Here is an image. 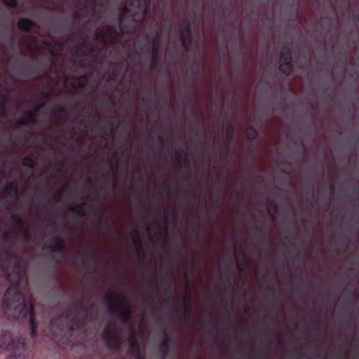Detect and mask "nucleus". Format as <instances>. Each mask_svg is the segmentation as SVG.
I'll use <instances>...</instances> for the list:
<instances>
[{"mask_svg": "<svg viewBox=\"0 0 359 359\" xmlns=\"http://www.w3.org/2000/svg\"><path fill=\"white\" fill-rule=\"evenodd\" d=\"M10 359H26V358L24 356L22 357L21 355V354H20L18 356L13 354L11 356Z\"/></svg>", "mask_w": 359, "mask_h": 359, "instance_id": "obj_16", "label": "nucleus"}, {"mask_svg": "<svg viewBox=\"0 0 359 359\" xmlns=\"http://www.w3.org/2000/svg\"><path fill=\"white\" fill-rule=\"evenodd\" d=\"M48 49L50 51L51 54H54L55 53V48H60L61 47V45L59 44V43H46Z\"/></svg>", "mask_w": 359, "mask_h": 359, "instance_id": "obj_12", "label": "nucleus"}, {"mask_svg": "<svg viewBox=\"0 0 359 359\" xmlns=\"http://www.w3.org/2000/svg\"><path fill=\"white\" fill-rule=\"evenodd\" d=\"M4 4L9 6H15L16 5V0H3Z\"/></svg>", "mask_w": 359, "mask_h": 359, "instance_id": "obj_14", "label": "nucleus"}, {"mask_svg": "<svg viewBox=\"0 0 359 359\" xmlns=\"http://www.w3.org/2000/svg\"><path fill=\"white\" fill-rule=\"evenodd\" d=\"M156 49L155 48H153V53L155 54Z\"/></svg>", "mask_w": 359, "mask_h": 359, "instance_id": "obj_18", "label": "nucleus"}, {"mask_svg": "<svg viewBox=\"0 0 359 359\" xmlns=\"http://www.w3.org/2000/svg\"><path fill=\"white\" fill-rule=\"evenodd\" d=\"M32 25V22L28 19H22L18 22L19 28L22 30H26Z\"/></svg>", "mask_w": 359, "mask_h": 359, "instance_id": "obj_9", "label": "nucleus"}, {"mask_svg": "<svg viewBox=\"0 0 359 359\" xmlns=\"http://www.w3.org/2000/svg\"><path fill=\"white\" fill-rule=\"evenodd\" d=\"M147 0H128L121 18L123 32L134 30L144 19Z\"/></svg>", "mask_w": 359, "mask_h": 359, "instance_id": "obj_1", "label": "nucleus"}, {"mask_svg": "<svg viewBox=\"0 0 359 359\" xmlns=\"http://www.w3.org/2000/svg\"><path fill=\"white\" fill-rule=\"evenodd\" d=\"M180 35L183 46L187 48L191 41V31L188 26L182 27L180 29Z\"/></svg>", "mask_w": 359, "mask_h": 359, "instance_id": "obj_7", "label": "nucleus"}, {"mask_svg": "<svg viewBox=\"0 0 359 359\" xmlns=\"http://www.w3.org/2000/svg\"><path fill=\"white\" fill-rule=\"evenodd\" d=\"M137 338H140V334L133 332L129 337L130 346L133 351H135L139 348Z\"/></svg>", "mask_w": 359, "mask_h": 359, "instance_id": "obj_8", "label": "nucleus"}, {"mask_svg": "<svg viewBox=\"0 0 359 359\" xmlns=\"http://www.w3.org/2000/svg\"><path fill=\"white\" fill-rule=\"evenodd\" d=\"M102 336L107 345L111 348H114L119 344L117 331L114 325H107Z\"/></svg>", "mask_w": 359, "mask_h": 359, "instance_id": "obj_5", "label": "nucleus"}, {"mask_svg": "<svg viewBox=\"0 0 359 359\" xmlns=\"http://www.w3.org/2000/svg\"><path fill=\"white\" fill-rule=\"evenodd\" d=\"M16 189H17V184L15 182H11L10 184L7 185V187L5 189V194L11 196L13 194V193L15 192Z\"/></svg>", "mask_w": 359, "mask_h": 359, "instance_id": "obj_11", "label": "nucleus"}, {"mask_svg": "<svg viewBox=\"0 0 359 359\" xmlns=\"http://www.w3.org/2000/svg\"><path fill=\"white\" fill-rule=\"evenodd\" d=\"M34 120V112L33 111H29L27 114L26 118L24 120H22V121L21 123H29V122L33 121Z\"/></svg>", "mask_w": 359, "mask_h": 359, "instance_id": "obj_13", "label": "nucleus"}, {"mask_svg": "<svg viewBox=\"0 0 359 359\" xmlns=\"http://www.w3.org/2000/svg\"><path fill=\"white\" fill-rule=\"evenodd\" d=\"M29 323H30V327H31L32 332V333H34L35 332V327H34L33 317L32 315L29 318Z\"/></svg>", "mask_w": 359, "mask_h": 359, "instance_id": "obj_15", "label": "nucleus"}, {"mask_svg": "<svg viewBox=\"0 0 359 359\" xmlns=\"http://www.w3.org/2000/svg\"><path fill=\"white\" fill-rule=\"evenodd\" d=\"M25 343L19 339L14 338L9 332L0 334V353L8 351L13 353L24 348Z\"/></svg>", "mask_w": 359, "mask_h": 359, "instance_id": "obj_3", "label": "nucleus"}, {"mask_svg": "<svg viewBox=\"0 0 359 359\" xmlns=\"http://www.w3.org/2000/svg\"><path fill=\"white\" fill-rule=\"evenodd\" d=\"M291 53L289 49L285 48L280 53V69L284 74H289L291 72L292 67L290 65Z\"/></svg>", "mask_w": 359, "mask_h": 359, "instance_id": "obj_6", "label": "nucleus"}, {"mask_svg": "<svg viewBox=\"0 0 359 359\" xmlns=\"http://www.w3.org/2000/svg\"><path fill=\"white\" fill-rule=\"evenodd\" d=\"M109 306L117 311L123 320H126L128 318L130 308L124 297L114 295L109 299Z\"/></svg>", "mask_w": 359, "mask_h": 359, "instance_id": "obj_4", "label": "nucleus"}, {"mask_svg": "<svg viewBox=\"0 0 359 359\" xmlns=\"http://www.w3.org/2000/svg\"><path fill=\"white\" fill-rule=\"evenodd\" d=\"M102 38L104 40V43H107V36L103 35V36H102Z\"/></svg>", "mask_w": 359, "mask_h": 359, "instance_id": "obj_17", "label": "nucleus"}, {"mask_svg": "<svg viewBox=\"0 0 359 359\" xmlns=\"http://www.w3.org/2000/svg\"><path fill=\"white\" fill-rule=\"evenodd\" d=\"M2 309L6 313L19 318L27 313H32V306L25 302L23 295L15 288H9L4 294Z\"/></svg>", "mask_w": 359, "mask_h": 359, "instance_id": "obj_2", "label": "nucleus"}, {"mask_svg": "<svg viewBox=\"0 0 359 359\" xmlns=\"http://www.w3.org/2000/svg\"><path fill=\"white\" fill-rule=\"evenodd\" d=\"M257 135V130L252 127L248 128L246 130V137L250 140H255Z\"/></svg>", "mask_w": 359, "mask_h": 359, "instance_id": "obj_10", "label": "nucleus"}]
</instances>
